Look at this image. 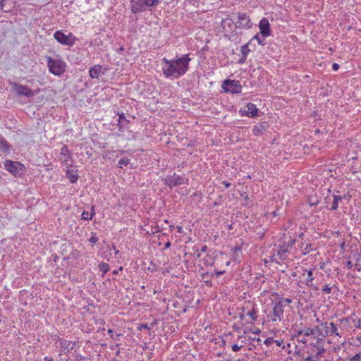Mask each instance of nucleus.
Instances as JSON below:
<instances>
[{
	"label": "nucleus",
	"instance_id": "1",
	"mask_svg": "<svg viewBox=\"0 0 361 361\" xmlns=\"http://www.w3.org/2000/svg\"><path fill=\"white\" fill-rule=\"evenodd\" d=\"M190 60L188 54L171 60L164 58L162 59L165 63V65L162 68L164 75L166 78H180L188 71L189 68L188 63Z\"/></svg>",
	"mask_w": 361,
	"mask_h": 361
},
{
	"label": "nucleus",
	"instance_id": "2",
	"mask_svg": "<svg viewBox=\"0 0 361 361\" xmlns=\"http://www.w3.org/2000/svg\"><path fill=\"white\" fill-rule=\"evenodd\" d=\"M314 338H317L315 343H312L313 347L316 348V357L318 359L319 356L324 353L323 347L324 338L327 336V333L325 329L321 326H317L314 329Z\"/></svg>",
	"mask_w": 361,
	"mask_h": 361
},
{
	"label": "nucleus",
	"instance_id": "3",
	"mask_svg": "<svg viewBox=\"0 0 361 361\" xmlns=\"http://www.w3.org/2000/svg\"><path fill=\"white\" fill-rule=\"evenodd\" d=\"M306 274H307V276L305 277V279L303 281H302V280L298 281L297 283V286L300 288H302L303 286H306L312 288L314 290H318L319 287L317 286L314 285L312 283L314 277L313 276V271L312 269L307 270V269H302V273L300 276V278H301L302 276H305Z\"/></svg>",
	"mask_w": 361,
	"mask_h": 361
},
{
	"label": "nucleus",
	"instance_id": "4",
	"mask_svg": "<svg viewBox=\"0 0 361 361\" xmlns=\"http://www.w3.org/2000/svg\"><path fill=\"white\" fill-rule=\"evenodd\" d=\"M47 63L49 71L56 75H60L66 71V63L61 60H56L49 57Z\"/></svg>",
	"mask_w": 361,
	"mask_h": 361
},
{
	"label": "nucleus",
	"instance_id": "5",
	"mask_svg": "<svg viewBox=\"0 0 361 361\" xmlns=\"http://www.w3.org/2000/svg\"><path fill=\"white\" fill-rule=\"evenodd\" d=\"M55 39L63 45L72 47L77 40V38L72 34L65 35L62 31H56L54 35Z\"/></svg>",
	"mask_w": 361,
	"mask_h": 361
},
{
	"label": "nucleus",
	"instance_id": "6",
	"mask_svg": "<svg viewBox=\"0 0 361 361\" xmlns=\"http://www.w3.org/2000/svg\"><path fill=\"white\" fill-rule=\"evenodd\" d=\"M10 85L12 87V90L14 91L18 97L25 96L31 98L35 96V92L27 86L19 85L15 82H11Z\"/></svg>",
	"mask_w": 361,
	"mask_h": 361
},
{
	"label": "nucleus",
	"instance_id": "7",
	"mask_svg": "<svg viewBox=\"0 0 361 361\" xmlns=\"http://www.w3.org/2000/svg\"><path fill=\"white\" fill-rule=\"evenodd\" d=\"M4 168L13 175L16 176L23 172L24 166L18 161L7 160L4 163Z\"/></svg>",
	"mask_w": 361,
	"mask_h": 361
},
{
	"label": "nucleus",
	"instance_id": "8",
	"mask_svg": "<svg viewBox=\"0 0 361 361\" xmlns=\"http://www.w3.org/2000/svg\"><path fill=\"white\" fill-rule=\"evenodd\" d=\"M222 87L226 92L240 93L242 86L239 81L226 80L224 81Z\"/></svg>",
	"mask_w": 361,
	"mask_h": 361
},
{
	"label": "nucleus",
	"instance_id": "9",
	"mask_svg": "<svg viewBox=\"0 0 361 361\" xmlns=\"http://www.w3.org/2000/svg\"><path fill=\"white\" fill-rule=\"evenodd\" d=\"M251 27L250 20L245 13H238V20L234 23V28L247 29Z\"/></svg>",
	"mask_w": 361,
	"mask_h": 361
},
{
	"label": "nucleus",
	"instance_id": "10",
	"mask_svg": "<svg viewBox=\"0 0 361 361\" xmlns=\"http://www.w3.org/2000/svg\"><path fill=\"white\" fill-rule=\"evenodd\" d=\"M166 185H169L171 188L180 185L184 183V178L173 173L172 176H168L164 179Z\"/></svg>",
	"mask_w": 361,
	"mask_h": 361
},
{
	"label": "nucleus",
	"instance_id": "11",
	"mask_svg": "<svg viewBox=\"0 0 361 361\" xmlns=\"http://www.w3.org/2000/svg\"><path fill=\"white\" fill-rule=\"evenodd\" d=\"M283 305L281 302H276L272 310L273 317L271 319L272 322H281L283 317Z\"/></svg>",
	"mask_w": 361,
	"mask_h": 361
},
{
	"label": "nucleus",
	"instance_id": "12",
	"mask_svg": "<svg viewBox=\"0 0 361 361\" xmlns=\"http://www.w3.org/2000/svg\"><path fill=\"white\" fill-rule=\"evenodd\" d=\"M289 252V250L283 244H279L276 250V255H274L271 257V262H275L279 264V261L277 260L276 256L279 257L280 260H285L287 258V253Z\"/></svg>",
	"mask_w": 361,
	"mask_h": 361
},
{
	"label": "nucleus",
	"instance_id": "13",
	"mask_svg": "<svg viewBox=\"0 0 361 361\" xmlns=\"http://www.w3.org/2000/svg\"><path fill=\"white\" fill-rule=\"evenodd\" d=\"M321 326L326 329L327 336L329 334H334L337 336L341 337V334L339 332L336 325L334 322H324L321 324Z\"/></svg>",
	"mask_w": 361,
	"mask_h": 361
},
{
	"label": "nucleus",
	"instance_id": "14",
	"mask_svg": "<svg viewBox=\"0 0 361 361\" xmlns=\"http://www.w3.org/2000/svg\"><path fill=\"white\" fill-rule=\"evenodd\" d=\"M260 32L263 37H266L270 35V24L267 18H262L259 22Z\"/></svg>",
	"mask_w": 361,
	"mask_h": 361
},
{
	"label": "nucleus",
	"instance_id": "15",
	"mask_svg": "<svg viewBox=\"0 0 361 361\" xmlns=\"http://www.w3.org/2000/svg\"><path fill=\"white\" fill-rule=\"evenodd\" d=\"M130 9L133 13L143 12L146 10L145 6L141 3V0H131Z\"/></svg>",
	"mask_w": 361,
	"mask_h": 361
},
{
	"label": "nucleus",
	"instance_id": "16",
	"mask_svg": "<svg viewBox=\"0 0 361 361\" xmlns=\"http://www.w3.org/2000/svg\"><path fill=\"white\" fill-rule=\"evenodd\" d=\"M234 23L235 22L231 18L228 17L221 20V26L225 32H230L233 30Z\"/></svg>",
	"mask_w": 361,
	"mask_h": 361
},
{
	"label": "nucleus",
	"instance_id": "17",
	"mask_svg": "<svg viewBox=\"0 0 361 361\" xmlns=\"http://www.w3.org/2000/svg\"><path fill=\"white\" fill-rule=\"evenodd\" d=\"M331 199H332V203L330 209L331 210H336L338 207V202H341L342 200L345 199L347 196L344 195L343 196L341 195H336L334 194H331Z\"/></svg>",
	"mask_w": 361,
	"mask_h": 361
},
{
	"label": "nucleus",
	"instance_id": "18",
	"mask_svg": "<svg viewBox=\"0 0 361 361\" xmlns=\"http://www.w3.org/2000/svg\"><path fill=\"white\" fill-rule=\"evenodd\" d=\"M268 125L267 123H261L256 125L253 128V133L255 135H262L267 129Z\"/></svg>",
	"mask_w": 361,
	"mask_h": 361
},
{
	"label": "nucleus",
	"instance_id": "19",
	"mask_svg": "<svg viewBox=\"0 0 361 361\" xmlns=\"http://www.w3.org/2000/svg\"><path fill=\"white\" fill-rule=\"evenodd\" d=\"M247 110L245 111V115L250 117H254L257 116L258 109L256 105L252 103H249L246 106Z\"/></svg>",
	"mask_w": 361,
	"mask_h": 361
},
{
	"label": "nucleus",
	"instance_id": "20",
	"mask_svg": "<svg viewBox=\"0 0 361 361\" xmlns=\"http://www.w3.org/2000/svg\"><path fill=\"white\" fill-rule=\"evenodd\" d=\"M102 69V67L100 65H95L92 67L89 71L90 78H98L99 74L101 73Z\"/></svg>",
	"mask_w": 361,
	"mask_h": 361
},
{
	"label": "nucleus",
	"instance_id": "21",
	"mask_svg": "<svg viewBox=\"0 0 361 361\" xmlns=\"http://www.w3.org/2000/svg\"><path fill=\"white\" fill-rule=\"evenodd\" d=\"M66 178L69 179L70 182L72 183H76L78 179V175L76 171L73 170H67L66 171Z\"/></svg>",
	"mask_w": 361,
	"mask_h": 361
},
{
	"label": "nucleus",
	"instance_id": "22",
	"mask_svg": "<svg viewBox=\"0 0 361 361\" xmlns=\"http://www.w3.org/2000/svg\"><path fill=\"white\" fill-rule=\"evenodd\" d=\"M307 336H305L303 331H298L297 335L293 336L292 339H295L297 341L300 342L303 344H306L307 342Z\"/></svg>",
	"mask_w": 361,
	"mask_h": 361
},
{
	"label": "nucleus",
	"instance_id": "23",
	"mask_svg": "<svg viewBox=\"0 0 361 361\" xmlns=\"http://www.w3.org/2000/svg\"><path fill=\"white\" fill-rule=\"evenodd\" d=\"M225 272H226L225 270L215 269L214 272H212L211 274L207 272V273L203 274L202 276V279H204L209 276H210L211 277H214V276L219 277L220 275L224 274Z\"/></svg>",
	"mask_w": 361,
	"mask_h": 361
},
{
	"label": "nucleus",
	"instance_id": "24",
	"mask_svg": "<svg viewBox=\"0 0 361 361\" xmlns=\"http://www.w3.org/2000/svg\"><path fill=\"white\" fill-rule=\"evenodd\" d=\"M159 0H141L145 7H154L159 4Z\"/></svg>",
	"mask_w": 361,
	"mask_h": 361
},
{
	"label": "nucleus",
	"instance_id": "25",
	"mask_svg": "<svg viewBox=\"0 0 361 361\" xmlns=\"http://www.w3.org/2000/svg\"><path fill=\"white\" fill-rule=\"evenodd\" d=\"M10 149L8 142L5 140H0V150L2 152H8Z\"/></svg>",
	"mask_w": 361,
	"mask_h": 361
},
{
	"label": "nucleus",
	"instance_id": "26",
	"mask_svg": "<svg viewBox=\"0 0 361 361\" xmlns=\"http://www.w3.org/2000/svg\"><path fill=\"white\" fill-rule=\"evenodd\" d=\"M308 202L310 206H316L319 204L320 200L318 199L317 196L315 195L314 196L309 197Z\"/></svg>",
	"mask_w": 361,
	"mask_h": 361
},
{
	"label": "nucleus",
	"instance_id": "27",
	"mask_svg": "<svg viewBox=\"0 0 361 361\" xmlns=\"http://www.w3.org/2000/svg\"><path fill=\"white\" fill-rule=\"evenodd\" d=\"M60 154L61 156H63V157H69L70 155H71V152L68 148V147L66 145H63L61 149V152H60Z\"/></svg>",
	"mask_w": 361,
	"mask_h": 361
},
{
	"label": "nucleus",
	"instance_id": "28",
	"mask_svg": "<svg viewBox=\"0 0 361 361\" xmlns=\"http://www.w3.org/2000/svg\"><path fill=\"white\" fill-rule=\"evenodd\" d=\"M99 269L104 274L109 270V266L106 263L102 262L99 264Z\"/></svg>",
	"mask_w": 361,
	"mask_h": 361
},
{
	"label": "nucleus",
	"instance_id": "29",
	"mask_svg": "<svg viewBox=\"0 0 361 361\" xmlns=\"http://www.w3.org/2000/svg\"><path fill=\"white\" fill-rule=\"evenodd\" d=\"M301 331H303V334L305 335V336H307V337L314 336V329L305 328L304 330H302Z\"/></svg>",
	"mask_w": 361,
	"mask_h": 361
},
{
	"label": "nucleus",
	"instance_id": "30",
	"mask_svg": "<svg viewBox=\"0 0 361 361\" xmlns=\"http://www.w3.org/2000/svg\"><path fill=\"white\" fill-rule=\"evenodd\" d=\"M250 51V50L247 44H245L241 47L240 52H241L242 55H243V56H247Z\"/></svg>",
	"mask_w": 361,
	"mask_h": 361
},
{
	"label": "nucleus",
	"instance_id": "31",
	"mask_svg": "<svg viewBox=\"0 0 361 361\" xmlns=\"http://www.w3.org/2000/svg\"><path fill=\"white\" fill-rule=\"evenodd\" d=\"M331 190L330 189H327V195L324 197V204H325L326 207H328L329 201H330L331 200Z\"/></svg>",
	"mask_w": 361,
	"mask_h": 361
},
{
	"label": "nucleus",
	"instance_id": "32",
	"mask_svg": "<svg viewBox=\"0 0 361 361\" xmlns=\"http://www.w3.org/2000/svg\"><path fill=\"white\" fill-rule=\"evenodd\" d=\"M333 286H331L329 284H325L322 288V292L326 294H330L331 293V290Z\"/></svg>",
	"mask_w": 361,
	"mask_h": 361
},
{
	"label": "nucleus",
	"instance_id": "33",
	"mask_svg": "<svg viewBox=\"0 0 361 361\" xmlns=\"http://www.w3.org/2000/svg\"><path fill=\"white\" fill-rule=\"evenodd\" d=\"M92 216H93L92 213L90 214L88 212H85V211H84L82 213V219H85V220L92 219Z\"/></svg>",
	"mask_w": 361,
	"mask_h": 361
},
{
	"label": "nucleus",
	"instance_id": "34",
	"mask_svg": "<svg viewBox=\"0 0 361 361\" xmlns=\"http://www.w3.org/2000/svg\"><path fill=\"white\" fill-rule=\"evenodd\" d=\"M247 314L249 315L254 321H256L257 319V312L255 311V308H252V310L248 312Z\"/></svg>",
	"mask_w": 361,
	"mask_h": 361
},
{
	"label": "nucleus",
	"instance_id": "35",
	"mask_svg": "<svg viewBox=\"0 0 361 361\" xmlns=\"http://www.w3.org/2000/svg\"><path fill=\"white\" fill-rule=\"evenodd\" d=\"M130 160L128 159H121L118 161L119 167H122L123 165H128L129 164Z\"/></svg>",
	"mask_w": 361,
	"mask_h": 361
},
{
	"label": "nucleus",
	"instance_id": "36",
	"mask_svg": "<svg viewBox=\"0 0 361 361\" xmlns=\"http://www.w3.org/2000/svg\"><path fill=\"white\" fill-rule=\"evenodd\" d=\"M137 330L139 331H142V329H148V330H150L151 329V326H148V325L147 324H140L137 327Z\"/></svg>",
	"mask_w": 361,
	"mask_h": 361
},
{
	"label": "nucleus",
	"instance_id": "37",
	"mask_svg": "<svg viewBox=\"0 0 361 361\" xmlns=\"http://www.w3.org/2000/svg\"><path fill=\"white\" fill-rule=\"evenodd\" d=\"M295 240L290 239L287 243H284L283 245L287 247V248L289 250L290 247H293L294 245Z\"/></svg>",
	"mask_w": 361,
	"mask_h": 361
},
{
	"label": "nucleus",
	"instance_id": "38",
	"mask_svg": "<svg viewBox=\"0 0 361 361\" xmlns=\"http://www.w3.org/2000/svg\"><path fill=\"white\" fill-rule=\"evenodd\" d=\"M313 249L312 248V244H307L305 247L304 248V251H303V253L304 255H306L307 253H309L311 250H312Z\"/></svg>",
	"mask_w": 361,
	"mask_h": 361
},
{
	"label": "nucleus",
	"instance_id": "39",
	"mask_svg": "<svg viewBox=\"0 0 361 361\" xmlns=\"http://www.w3.org/2000/svg\"><path fill=\"white\" fill-rule=\"evenodd\" d=\"M274 339L272 338V337H270V338H267L265 341H264V344H266L267 345H271L272 343H274Z\"/></svg>",
	"mask_w": 361,
	"mask_h": 361
},
{
	"label": "nucleus",
	"instance_id": "40",
	"mask_svg": "<svg viewBox=\"0 0 361 361\" xmlns=\"http://www.w3.org/2000/svg\"><path fill=\"white\" fill-rule=\"evenodd\" d=\"M361 360V354L357 353L352 358L351 361H360Z\"/></svg>",
	"mask_w": 361,
	"mask_h": 361
},
{
	"label": "nucleus",
	"instance_id": "41",
	"mask_svg": "<svg viewBox=\"0 0 361 361\" xmlns=\"http://www.w3.org/2000/svg\"><path fill=\"white\" fill-rule=\"evenodd\" d=\"M243 347V345H240L238 346L237 344H233L232 346H231V348H232V350L234 351V352H237L238 350H240L241 349V348Z\"/></svg>",
	"mask_w": 361,
	"mask_h": 361
},
{
	"label": "nucleus",
	"instance_id": "42",
	"mask_svg": "<svg viewBox=\"0 0 361 361\" xmlns=\"http://www.w3.org/2000/svg\"><path fill=\"white\" fill-rule=\"evenodd\" d=\"M98 240V238L96 237V236H92L90 238V242L92 243H97Z\"/></svg>",
	"mask_w": 361,
	"mask_h": 361
},
{
	"label": "nucleus",
	"instance_id": "43",
	"mask_svg": "<svg viewBox=\"0 0 361 361\" xmlns=\"http://www.w3.org/2000/svg\"><path fill=\"white\" fill-rule=\"evenodd\" d=\"M315 359V355L314 357L311 355H308L305 358V361H313Z\"/></svg>",
	"mask_w": 361,
	"mask_h": 361
},
{
	"label": "nucleus",
	"instance_id": "44",
	"mask_svg": "<svg viewBox=\"0 0 361 361\" xmlns=\"http://www.w3.org/2000/svg\"><path fill=\"white\" fill-rule=\"evenodd\" d=\"M277 346H281L283 343V340H274V342Z\"/></svg>",
	"mask_w": 361,
	"mask_h": 361
},
{
	"label": "nucleus",
	"instance_id": "45",
	"mask_svg": "<svg viewBox=\"0 0 361 361\" xmlns=\"http://www.w3.org/2000/svg\"><path fill=\"white\" fill-rule=\"evenodd\" d=\"M246 59L247 56H243V55H242V57L239 59L238 63L240 64L245 63Z\"/></svg>",
	"mask_w": 361,
	"mask_h": 361
},
{
	"label": "nucleus",
	"instance_id": "46",
	"mask_svg": "<svg viewBox=\"0 0 361 361\" xmlns=\"http://www.w3.org/2000/svg\"><path fill=\"white\" fill-rule=\"evenodd\" d=\"M338 68H339V65L338 63H333L332 69L334 71H337V70H338Z\"/></svg>",
	"mask_w": 361,
	"mask_h": 361
},
{
	"label": "nucleus",
	"instance_id": "47",
	"mask_svg": "<svg viewBox=\"0 0 361 361\" xmlns=\"http://www.w3.org/2000/svg\"><path fill=\"white\" fill-rule=\"evenodd\" d=\"M251 331L255 334H259L261 332L260 329L258 328H255V329L252 330Z\"/></svg>",
	"mask_w": 361,
	"mask_h": 361
},
{
	"label": "nucleus",
	"instance_id": "48",
	"mask_svg": "<svg viewBox=\"0 0 361 361\" xmlns=\"http://www.w3.org/2000/svg\"><path fill=\"white\" fill-rule=\"evenodd\" d=\"M346 267L348 268V269H351L353 267V263L351 261H347L346 262Z\"/></svg>",
	"mask_w": 361,
	"mask_h": 361
},
{
	"label": "nucleus",
	"instance_id": "49",
	"mask_svg": "<svg viewBox=\"0 0 361 361\" xmlns=\"http://www.w3.org/2000/svg\"><path fill=\"white\" fill-rule=\"evenodd\" d=\"M355 326L356 328L361 329V322H360V320L357 321V322L355 324Z\"/></svg>",
	"mask_w": 361,
	"mask_h": 361
},
{
	"label": "nucleus",
	"instance_id": "50",
	"mask_svg": "<svg viewBox=\"0 0 361 361\" xmlns=\"http://www.w3.org/2000/svg\"><path fill=\"white\" fill-rule=\"evenodd\" d=\"M204 282L208 286H211L212 285V283L210 280H206Z\"/></svg>",
	"mask_w": 361,
	"mask_h": 361
},
{
	"label": "nucleus",
	"instance_id": "51",
	"mask_svg": "<svg viewBox=\"0 0 361 361\" xmlns=\"http://www.w3.org/2000/svg\"><path fill=\"white\" fill-rule=\"evenodd\" d=\"M249 340L250 341H256L257 342H260L261 341V339L259 338H252V337H249Z\"/></svg>",
	"mask_w": 361,
	"mask_h": 361
},
{
	"label": "nucleus",
	"instance_id": "52",
	"mask_svg": "<svg viewBox=\"0 0 361 361\" xmlns=\"http://www.w3.org/2000/svg\"><path fill=\"white\" fill-rule=\"evenodd\" d=\"M194 255L197 257V258H200V256H201V254L199 252V251H198V250L195 251V252H194Z\"/></svg>",
	"mask_w": 361,
	"mask_h": 361
},
{
	"label": "nucleus",
	"instance_id": "53",
	"mask_svg": "<svg viewBox=\"0 0 361 361\" xmlns=\"http://www.w3.org/2000/svg\"><path fill=\"white\" fill-rule=\"evenodd\" d=\"M222 183L225 185L226 188H228L231 185V183L226 181H224Z\"/></svg>",
	"mask_w": 361,
	"mask_h": 361
},
{
	"label": "nucleus",
	"instance_id": "54",
	"mask_svg": "<svg viewBox=\"0 0 361 361\" xmlns=\"http://www.w3.org/2000/svg\"><path fill=\"white\" fill-rule=\"evenodd\" d=\"M108 334L110 335V336L111 338H113L114 335H113V330L112 329H108Z\"/></svg>",
	"mask_w": 361,
	"mask_h": 361
},
{
	"label": "nucleus",
	"instance_id": "55",
	"mask_svg": "<svg viewBox=\"0 0 361 361\" xmlns=\"http://www.w3.org/2000/svg\"><path fill=\"white\" fill-rule=\"evenodd\" d=\"M171 243H170L169 241V242H166V243H165V247H166V248H169V247H171Z\"/></svg>",
	"mask_w": 361,
	"mask_h": 361
},
{
	"label": "nucleus",
	"instance_id": "56",
	"mask_svg": "<svg viewBox=\"0 0 361 361\" xmlns=\"http://www.w3.org/2000/svg\"><path fill=\"white\" fill-rule=\"evenodd\" d=\"M4 0H0V6H1V10H3V8H4Z\"/></svg>",
	"mask_w": 361,
	"mask_h": 361
},
{
	"label": "nucleus",
	"instance_id": "57",
	"mask_svg": "<svg viewBox=\"0 0 361 361\" xmlns=\"http://www.w3.org/2000/svg\"><path fill=\"white\" fill-rule=\"evenodd\" d=\"M284 301L287 303H290L292 302V300L289 298H286Z\"/></svg>",
	"mask_w": 361,
	"mask_h": 361
},
{
	"label": "nucleus",
	"instance_id": "58",
	"mask_svg": "<svg viewBox=\"0 0 361 361\" xmlns=\"http://www.w3.org/2000/svg\"><path fill=\"white\" fill-rule=\"evenodd\" d=\"M207 249V247L206 245L203 246L201 249L202 252H205Z\"/></svg>",
	"mask_w": 361,
	"mask_h": 361
},
{
	"label": "nucleus",
	"instance_id": "59",
	"mask_svg": "<svg viewBox=\"0 0 361 361\" xmlns=\"http://www.w3.org/2000/svg\"><path fill=\"white\" fill-rule=\"evenodd\" d=\"M298 274H297V271H293L291 273V276L293 277H295L297 276Z\"/></svg>",
	"mask_w": 361,
	"mask_h": 361
},
{
	"label": "nucleus",
	"instance_id": "60",
	"mask_svg": "<svg viewBox=\"0 0 361 361\" xmlns=\"http://www.w3.org/2000/svg\"><path fill=\"white\" fill-rule=\"evenodd\" d=\"M44 360H45V361H53L51 358H49V357H44Z\"/></svg>",
	"mask_w": 361,
	"mask_h": 361
},
{
	"label": "nucleus",
	"instance_id": "61",
	"mask_svg": "<svg viewBox=\"0 0 361 361\" xmlns=\"http://www.w3.org/2000/svg\"><path fill=\"white\" fill-rule=\"evenodd\" d=\"M255 39H257L258 40V42H259V44H262V42H261L260 39L258 37V35H257L255 37Z\"/></svg>",
	"mask_w": 361,
	"mask_h": 361
},
{
	"label": "nucleus",
	"instance_id": "62",
	"mask_svg": "<svg viewBox=\"0 0 361 361\" xmlns=\"http://www.w3.org/2000/svg\"><path fill=\"white\" fill-rule=\"evenodd\" d=\"M177 229H178V231L179 233H181V232H182V227H181V226H178V227H177Z\"/></svg>",
	"mask_w": 361,
	"mask_h": 361
},
{
	"label": "nucleus",
	"instance_id": "63",
	"mask_svg": "<svg viewBox=\"0 0 361 361\" xmlns=\"http://www.w3.org/2000/svg\"><path fill=\"white\" fill-rule=\"evenodd\" d=\"M357 340L360 342L361 344V336L357 338Z\"/></svg>",
	"mask_w": 361,
	"mask_h": 361
},
{
	"label": "nucleus",
	"instance_id": "64",
	"mask_svg": "<svg viewBox=\"0 0 361 361\" xmlns=\"http://www.w3.org/2000/svg\"><path fill=\"white\" fill-rule=\"evenodd\" d=\"M230 361H242L240 359H238V360H231Z\"/></svg>",
	"mask_w": 361,
	"mask_h": 361
}]
</instances>
